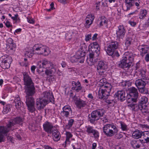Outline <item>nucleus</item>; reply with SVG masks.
I'll list each match as a JSON object with an SVG mask.
<instances>
[{"mask_svg": "<svg viewBox=\"0 0 149 149\" xmlns=\"http://www.w3.org/2000/svg\"><path fill=\"white\" fill-rule=\"evenodd\" d=\"M101 119L102 120V121L104 123H105L108 121V119L105 117L103 118H101Z\"/></svg>", "mask_w": 149, "mask_h": 149, "instance_id": "nucleus-64", "label": "nucleus"}, {"mask_svg": "<svg viewBox=\"0 0 149 149\" xmlns=\"http://www.w3.org/2000/svg\"><path fill=\"white\" fill-rule=\"evenodd\" d=\"M147 14V11L146 10H141L139 14V19H143L145 18Z\"/></svg>", "mask_w": 149, "mask_h": 149, "instance_id": "nucleus-36", "label": "nucleus"}, {"mask_svg": "<svg viewBox=\"0 0 149 149\" xmlns=\"http://www.w3.org/2000/svg\"><path fill=\"white\" fill-rule=\"evenodd\" d=\"M27 22L30 24H34L35 20L34 19H27Z\"/></svg>", "mask_w": 149, "mask_h": 149, "instance_id": "nucleus-60", "label": "nucleus"}, {"mask_svg": "<svg viewBox=\"0 0 149 149\" xmlns=\"http://www.w3.org/2000/svg\"><path fill=\"white\" fill-rule=\"evenodd\" d=\"M129 23L132 26H135L136 24V22L133 21H129Z\"/></svg>", "mask_w": 149, "mask_h": 149, "instance_id": "nucleus-62", "label": "nucleus"}, {"mask_svg": "<svg viewBox=\"0 0 149 149\" xmlns=\"http://www.w3.org/2000/svg\"><path fill=\"white\" fill-rule=\"evenodd\" d=\"M5 25L7 27H10L11 26V25L10 22L8 21H6Z\"/></svg>", "mask_w": 149, "mask_h": 149, "instance_id": "nucleus-61", "label": "nucleus"}, {"mask_svg": "<svg viewBox=\"0 0 149 149\" xmlns=\"http://www.w3.org/2000/svg\"><path fill=\"white\" fill-rule=\"evenodd\" d=\"M27 59L26 58H24V61L19 63L22 66L27 67L28 65V63L27 62Z\"/></svg>", "mask_w": 149, "mask_h": 149, "instance_id": "nucleus-44", "label": "nucleus"}, {"mask_svg": "<svg viewBox=\"0 0 149 149\" xmlns=\"http://www.w3.org/2000/svg\"><path fill=\"white\" fill-rule=\"evenodd\" d=\"M97 71L99 74L103 77L105 76L106 71L108 68V65L106 63L100 61L98 63L96 66Z\"/></svg>", "mask_w": 149, "mask_h": 149, "instance_id": "nucleus-7", "label": "nucleus"}, {"mask_svg": "<svg viewBox=\"0 0 149 149\" xmlns=\"http://www.w3.org/2000/svg\"><path fill=\"white\" fill-rule=\"evenodd\" d=\"M125 33L123 26L120 25L118 27V29L116 31L117 38L119 39H122L124 36Z\"/></svg>", "mask_w": 149, "mask_h": 149, "instance_id": "nucleus-18", "label": "nucleus"}, {"mask_svg": "<svg viewBox=\"0 0 149 149\" xmlns=\"http://www.w3.org/2000/svg\"><path fill=\"white\" fill-rule=\"evenodd\" d=\"M148 98L145 96H142L141 98V100L139 102V105H140L141 108H140V110L142 109H147V107L146 104L148 102Z\"/></svg>", "mask_w": 149, "mask_h": 149, "instance_id": "nucleus-22", "label": "nucleus"}, {"mask_svg": "<svg viewBox=\"0 0 149 149\" xmlns=\"http://www.w3.org/2000/svg\"><path fill=\"white\" fill-rule=\"evenodd\" d=\"M72 32H69L65 34L66 39L68 41H69L72 38L73 35Z\"/></svg>", "mask_w": 149, "mask_h": 149, "instance_id": "nucleus-39", "label": "nucleus"}, {"mask_svg": "<svg viewBox=\"0 0 149 149\" xmlns=\"http://www.w3.org/2000/svg\"><path fill=\"white\" fill-rule=\"evenodd\" d=\"M115 95L119 100L122 101L126 99V94L124 91H118L116 93Z\"/></svg>", "mask_w": 149, "mask_h": 149, "instance_id": "nucleus-23", "label": "nucleus"}, {"mask_svg": "<svg viewBox=\"0 0 149 149\" xmlns=\"http://www.w3.org/2000/svg\"><path fill=\"white\" fill-rule=\"evenodd\" d=\"M128 107L132 110L134 111H137L138 110H140V108L141 107H140V105H137L136 104H135L133 103L132 102L131 103L129 104L128 105Z\"/></svg>", "mask_w": 149, "mask_h": 149, "instance_id": "nucleus-31", "label": "nucleus"}, {"mask_svg": "<svg viewBox=\"0 0 149 149\" xmlns=\"http://www.w3.org/2000/svg\"><path fill=\"white\" fill-rule=\"evenodd\" d=\"M95 56H96L94 54L90 53L89 59L88 61V63L89 65H92L94 64L96 61L94 57Z\"/></svg>", "mask_w": 149, "mask_h": 149, "instance_id": "nucleus-33", "label": "nucleus"}, {"mask_svg": "<svg viewBox=\"0 0 149 149\" xmlns=\"http://www.w3.org/2000/svg\"><path fill=\"white\" fill-rule=\"evenodd\" d=\"M47 103L54 102V97L52 93L49 91L44 92L42 94V97H41Z\"/></svg>", "mask_w": 149, "mask_h": 149, "instance_id": "nucleus-12", "label": "nucleus"}, {"mask_svg": "<svg viewBox=\"0 0 149 149\" xmlns=\"http://www.w3.org/2000/svg\"><path fill=\"white\" fill-rule=\"evenodd\" d=\"M79 58H77V57L76 55L71 57V61L72 63L77 62Z\"/></svg>", "mask_w": 149, "mask_h": 149, "instance_id": "nucleus-46", "label": "nucleus"}, {"mask_svg": "<svg viewBox=\"0 0 149 149\" xmlns=\"http://www.w3.org/2000/svg\"><path fill=\"white\" fill-rule=\"evenodd\" d=\"M33 50L38 54H43L45 56L48 55L50 52L47 47L41 44L35 45L33 47Z\"/></svg>", "mask_w": 149, "mask_h": 149, "instance_id": "nucleus-4", "label": "nucleus"}, {"mask_svg": "<svg viewBox=\"0 0 149 149\" xmlns=\"http://www.w3.org/2000/svg\"><path fill=\"white\" fill-rule=\"evenodd\" d=\"M55 76L53 75H50L48 77V80L50 81H54L55 80Z\"/></svg>", "mask_w": 149, "mask_h": 149, "instance_id": "nucleus-52", "label": "nucleus"}, {"mask_svg": "<svg viewBox=\"0 0 149 149\" xmlns=\"http://www.w3.org/2000/svg\"><path fill=\"white\" fill-rule=\"evenodd\" d=\"M137 0H125L126 8L124 9L125 11L129 10L133 6L134 2Z\"/></svg>", "mask_w": 149, "mask_h": 149, "instance_id": "nucleus-25", "label": "nucleus"}, {"mask_svg": "<svg viewBox=\"0 0 149 149\" xmlns=\"http://www.w3.org/2000/svg\"><path fill=\"white\" fill-rule=\"evenodd\" d=\"M65 135L66 136V139L70 140V139L71 138L72 136V135L70 132H66Z\"/></svg>", "mask_w": 149, "mask_h": 149, "instance_id": "nucleus-47", "label": "nucleus"}, {"mask_svg": "<svg viewBox=\"0 0 149 149\" xmlns=\"http://www.w3.org/2000/svg\"><path fill=\"white\" fill-rule=\"evenodd\" d=\"M141 141V140H133L131 141L130 144L132 146L134 149L139 148L140 147L139 143Z\"/></svg>", "mask_w": 149, "mask_h": 149, "instance_id": "nucleus-30", "label": "nucleus"}, {"mask_svg": "<svg viewBox=\"0 0 149 149\" xmlns=\"http://www.w3.org/2000/svg\"><path fill=\"white\" fill-rule=\"evenodd\" d=\"M91 34H86L85 35V40L86 41H88L91 39Z\"/></svg>", "mask_w": 149, "mask_h": 149, "instance_id": "nucleus-51", "label": "nucleus"}, {"mask_svg": "<svg viewBox=\"0 0 149 149\" xmlns=\"http://www.w3.org/2000/svg\"><path fill=\"white\" fill-rule=\"evenodd\" d=\"M9 46V48L10 49V50L15 51V49L16 48V45L15 44L13 43L12 44H10V45H8Z\"/></svg>", "mask_w": 149, "mask_h": 149, "instance_id": "nucleus-50", "label": "nucleus"}, {"mask_svg": "<svg viewBox=\"0 0 149 149\" xmlns=\"http://www.w3.org/2000/svg\"><path fill=\"white\" fill-rule=\"evenodd\" d=\"M5 139L4 135L0 133V143L4 141Z\"/></svg>", "mask_w": 149, "mask_h": 149, "instance_id": "nucleus-53", "label": "nucleus"}, {"mask_svg": "<svg viewBox=\"0 0 149 149\" xmlns=\"http://www.w3.org/2000/svg\"><path fill=\"white\" fill-rule=\"evenodd\" d=\"M118 42L115 41L111 42L108 44L107 47L105 49L107 54L110 56L113 55L114 50L118 48Z\"/></svg>", "mask_w": 149, "mask_h": 149, "instance_id": "nucleus-9", "label": "nucleus"}, {"mask_svg": "<svg viewBox=\"0 0 149 149\" xmlns=\"http://www.w3.org/2000/svg\"><path fill=\"white\" fill-rule=\"evenodd\" d=\"M85 131L88 134H92L94 137L96 138H98L99 136V133L98 131L93 129V127L89 125L85 127Z\"/></svg>", "mask_w": 149, "mask_h": 149, "instance_id": "nucleus-16", "label": "nucleus"}, {"mask_svg": "<svg viewBox=\"0 0 149 149\" xmlns=\"http://www.w3.org/2000/svg\"><path fill=\"white\" fill-rule=\"evenodd\" d=\"M50 66L51 67L50 70L52 74H54L56 73L57 70L59 71V70L57 65L52 63L51 64Z\"/></svg>", "mask_w": 149, "mask_h": 149, "instance_id": "nucleus-34", "label": "nucleus"}, {"mask_svg": "<svg viewBox=\"0 0 149 149\" xmlns=\"http://www.w3.org/2000/svg\"><path fill=\"white\" fill-rule=\"evenodd\" d=\"M8 45H10V44H12L13 43V39L11 38H9L7 40Z\"/></svg>", "mask_w": 149, "mask_h": 149, "instance_id": "nucleus-56", "label": "nucleus"}, {"mask_svg": "<svg viewBox=\"0 0 149 149\" xmlns=\"http://www.w3.org/2000/svg\"><path fill=\"white\" fill-rule=\"evenodd\" d=\"M52 137L54 141H58L61 138V135L59 132L55 128L52 132Z\"/></svg>", "mask_w": 149, "mask_h": 149, "instance_id": "nucleus-26", "label": "nucleus"}, {"mask_svg": "<svg viewBox=\"0 0 149 149\" xmlns=\"http://www.w3.org/2000/svg\"><path fill=\"white\" fill-rule=\"evenodd\" d=\"M95 17L92 14H89L87 16L86 19H90V18L94 19Z\"/></svg>", "mask_w": 149, "mask_h": 149, "instance_id": "nucleus-57", "label": "nucleus"}, {"mask_svg": "<svg viewBox=\"0 0 149 149\" xmlns=\"http://www.w3.org/2000/svg\"><path fill=\"white\" fill-rule=\"evenodd\" d=\"M2 61L1 66L4 69H7L10 67V64L12 60L11 56L7 55H4L1 58Z\"/></svg>", "mask_w": 149, "mask_h": 149, "instance_id": "nucleus-8", "label": "nucleus"}, {"mask_svg": "<svg viewBox=\"0 0 149 149\" xmlns=\"http://www.w3.org/2000/svg\"><path fill=\"white\" fill-rule=\"evenodd\" d=\"M107 80L104 78L100 79L99 85L102 88H100L98 92V95L100 99H106L109 95L111 87L109 84H107Z\"/></svg>", "mask_w": 149, "mask_h": 149, "instance_id": "nucleus-2", "label": "nucleus"}, {"mask_svg": "<svg viewBox=\"0 0 149 149\" xmlns=\"http://www.w3.org/2000/svg\"><path fill=\"white\" fill-rule=\"evenodd\" d=\"M10 106L9 105H7L6 106L4 107L3 112L4 114H6L10 111Z\"/></svg>", "mask_w": 149, "mask_h": 149, "instance_id": "nucleus-43", "label": "nucleus"}, {"mask_svg": "<svg viewBox=\"0 0 149 149\" xmlns=\"http://www.w3.org/2000/svg\"><path fill=\"white\" fill-rule=\"evenodd\" d=\"M72 89L75 90L77 92H78L82 89V87L80 82L78 81L77 82L75 81H72Z\"/></svg>", "mask_w": 149, "mask_h": 149, "instance_id": "nucleus-24", "label": "nucleus"}, {"mask_svg": "<svg viewBox=\"0 0 149 149\" xmlns=\"http://www.w3.org/2000/svg\"><path fill=\"white\" fill-rule=\"evenodd\" d=\"M104 113L103 109H99L92 111L91 114L88 115V120L92 123H94L95 121L97 120L103 116Z\"/></svg>", "mask_w": 149, "mask_h": 149, "instance_id": "nucleus-6", "label": "nucleus"}, {"mask_svg": "<svg viewBox=\"0 0 149 149\" xmlns=\"http://www.w3.org/2000/svg\"><path fill=\"white\" fill-rule=\"evenodd\" d=\"M48 103L41 97L37 98L36 101V107L38 110L43 109Z\"/></svg>", "mask_w": 149, "mask_h": 149, "instance_id": "nucleus-15", "label": "nucleus"}, {"mask_svg": "<svg viewBox=\"0 0 149 149\" xmlns=\"http://www.w3.org/2000/svg\"><path fill=\"white\" fill-rule=\"evenodd\" d=\"M24 84L25 85V92L26 94V103L29 112L33 113L36 110L35 107V101L32 96L36 93V88L34 84L31 77L28 73L24 72L23 73Z\"/></svg>", "mask_w": 149, "mask_h": 149, "instance_id": "nucleus-1", "label": "nucleus"}, {"mask_svg": "<svg viewBox=\"0 0 149 149\" xmlns=\"http://www.w3.org/2000/svg\"><path fill=\"white\" fill-rule=\"evenodd\" d=\"M72 110L70 106H65L63 108V111L61 113V116L63 117H68L70 114L71 113Z\"/></svg>", "mask_w": 149, "mask_h": 149, "instance_id": "nucleus-19", "label": "nucleus"}, {"mask_svg": "<svg viewBox=\"0 0 149 149\" xmlns=\"http://www.w3.org/2000/svg\"><path fill=\"white\" fill-rule=\"evenodd\" d=\"M75 104L77 107L81 109V107H84L86 104V101L80 99H77L75 101Z\"/></svg>", "mask_w": 149, "mask_h": 149, "instance_id": "nucleus-28", "label": "nucleus"}, {"mask_svg": "<svg viewBox=\"0 0 149 149\" xmlns=\"http://www.w3.org/2000/svg\"><path fill=\"white\" fill-rule=\"evenodd\" d=\"M14 102L15 103V106L17 109H19L21 106L20 99L19 96L18 95L15 97Z\"/></svg>", "mask_w": 149, "mask_h": 149, "instance_id": "nucleus-32", "label": "nucleus"}, {"mask_svg": "<svg viewBox=\"0 0 149 149\" xmlns=\"http://www.w3.org/2000/svg\"><path fill=\"white\" fill-rule=\"evenodd\" d=\"M23 121V119L22 118L18 117L10 120L8 122L9 126L12 127L14 130L17 124L22 125Z\"/></svg>", "mask_w": 149, "mask_h": 149, "instance_id": "nucleus-11", "label": "nucleus"}, {"mask_svg": "<svg viewBox=\"0 0 149 149\" xmlns=\"http://www.w3.org/2000/svg\"><path fill=\"white\" fill-rule=\"evenodd\" d=\"M132 82L129 81H126L125 82V85L129 87L131 85Z\"/></svg>", "mask_w": 149, "mask_h": 149, "instance_id": "nucleus-58", "label": "nucleus"}, {"mask_svg": "<svg viewBox=\"0 0 149 149\" xmlns=\"http://www.w3.org/2000/svg\"><path fill=\"white\" fill-rule=\"evenodd\" d=\"M143 138L146 143L149 142V132L148 131H145L143 132Z\"/></svg>", "mask_w": 149, "mask_h": 149, "instance_id": "nucleus-37", "label": "nucleus"}, {"mask_svg": "<svg viewBox=\"0 0 149 149\" xmlns=\"http://www.w3.org/2000/svg\"><path fill=\"white\" fill-rule=\"evenodd\" d=\"M9 125V123L8 122L6 126H0V133L5 135L10 130H13V129L12 127H10Z\"/></svg>", "mask_w": 149, "mask_h": 149, "instance_id": "nucleus-21", "label": "nucleus"}, {"mask_svg": "<svg viewBox=\"0 0 149 149\" xmlns=\"http://www.w3.org/2000/svg\"><path fill=\"white\" fill-rule=\"evenodd\" d=\"M135 84L140 92L144 94L148 93V90L145 87L146 84L145 81L141 79H139L135 81Z\"/></svg>", "mask_w": 149, "mask_h": 149, "instance_id": "nucleus-10", "label": "nucleus"}, {"mask_svg": "<svg viewBox=\"0 0 149 149\" xmlns=\"http://www.w3.org/2000/svg\"><path fill=\"white\" fill-rule=\"evenodd\" d=\"M139 49L140 52V55L142 56L148 52L149 47L146 45H142L139 47Z\"/></svg>", "mask_w": 149, "mask_h": 149, "instance_id": "nucleus-27", "label": "nucleus"}, {"mask_svg": "<svg viewBox=\"0 0 149 149\" xmlns=\"http://www.w3.org/2000/svg\"><path fill=\"white\" fill-rule=\"evenodd\" d=\"M79 59H81V57H84L85 55V53L84 52L81 51H77L75 54Z\"/></svg>", "mask_w": 149, "mask_h": 149, "instance_id": "nucleus-38", "label": "nucleus"}, {"mask_svg": "<svg viewBox=\"0 0 149 149\" xmlns=\"http://www.w3.org/2000/svg\"><path fill=\"white\" fill-rule=\"evenodd\" d=\"M145 59L146 62H148L149 61V53L147 54L146 55Z\"/></svg>", "mask_w": 149, "mask_h": 149, "instance_id": "nucleus-59", "label": "nucleus"}, {"mask_svg": "<svg viewBox=\"0 0 149 149\" xmlns=\"http://www.w3.org/2000/svg\"><path fill=\"white\" fill-rule=\"evenodd\" d=\"M132 41V39L130 37H127L125 40V45L127 47L131 45Z\"/></svg>", "mask_w": 149, "mask_h": 149, "instance_id": "nucleus-40", "label": "nucleus"}, {"mask_svg": "<svg viewBox=\"0 0 149 149\" xmlns=\"http://www.w3.org/2000/svg\"><path fill=\"white\" fill-rule=\"evenodd\" d=\"M130 96L134 98L135 101H137L138 96V93L137 89L134 87H130L129 89Z\"/></svg>", "mask_w": 149, "mask_h": 149, "instance_id": "nucleus-20", "label": "nucleus"}, {"mask_svg": "<svg viewBox=\"0 0 149 149\" xmlns=\"http://www.w3.org/2000/svg\"><path fill=\"white\" fill-rule=\"evenodd\" d=\"M133 99H134V98L132 97L131 98H128L127 100V102L128 103H131L132 102H136L137 101H135Z\"/></svg>", "mask_w": 149, "mask_h": 149, "instance_id": "nucleus-55", "label": "nucleus"}, {"mask_svg": "<svg viewBox=\"0 0 149 149\" xmlns=\"http://www.w3.org/2000/svg\"><path fill=\"white\" fill-rule=\"evenodd\" d=\"M74 121L73 119H70L69 120L68 124L66 125V128L68 129H70L72 127Z\"/></svg>", "mask_w": 149, "mask_h": 149, "instance_id": "nucleus-41", "label": "nucleus"}, {"mask_svg": "<svg viewBox=\"0 0 149 149\" xmlns=\"http://www.w3.org/2000/svg\"><path fill=\"white\" fill-rule=\"evenodd\" d=\"M93 20H89L87 19L86 22V28H89V26L92 24Z\"/></svg>", "mask_w": 149, "mask_h": 149, "instance_id": "nucleus-48", "label": "nucleus"}, {"mask_svg": "<svg viewBox=\"0 0 149 149\" xmlns=\"http://www.w3.org/2000/svg\"><path fill=\"white\" fill-rule=\"evenodd\" d=\"M84 57H81V59H79L78 61L77 62L82 63L84 62Z\"/></svg>", "mask_w": 149, "mask_h": 149, "instance_id": "nucleus-63", "label": "nucleus"}, {"mask_svg": "<svg viewBox=\"0 0 149 149\" xmlns=\"http://www.w3.org/2000/svg\"><path fill=\"white\" fill-rule=\"evenodd\" d=\"M146 72L145 70H142L140 71V75L143 78L146 77Z\"/></svg>", "mask_w": 149, "mask_h": 149, "instance_id": "nucleus-49", "label": "nucleus"}, {"mask_svg": "<svg viewBox=\"0 0 149 149\" xmlns=\"http://www.w3.org/2000/svg\"><path fill=\"white\" fill-rule=\"evenodd\" d=\"M45 73L48 76L50 75H51V74H53L52 72H51V70L50 69L49 70L47 69L45 71Z\"/></svg>", "mask_w": 149, "mask_h": 149, "instance_id": "nucleus-54", "label": "nucleus"}, {"mask_svg": "<svg viewBox=\"0 0 149 149\" xmlns=\"http://www.w3.org/2000/svg\"><path fill=\"white\" fill-rule=\"evenodd\" d=\"M52 63L46 59H44L38 61L37 66L38 68H49Z\"/></svg>", "mask_w": 149, "mask_h": 149, "instance_id": "nucleus-14", "label": "nucleus"}, {"mask_svg": "<svg viewBox=\"0 0 149 149\" xmlns=\"http://www.w3.org/2000/svg\"><path fill=\"white\" fill-rule=\"evenodd\" d=\"M143 132L139 130H136L134 131L132 134V137L136 139H138L141 137Z\"/></svg>", "mask_w": 149, "mask_h": 149, "instance_id": "nucleus-29", "label": "nucleus"}, {"mask_svg": "<svg viewBox=\"0 0 149 149\" xmlns=\"http://www.w3.org/2000/svg\"><path fill=\"white\" fill-rule=\"evenodd\" d=\"M100 49L99 45L97 42H93L89 46L90 50L92 52L91 53L94 54L96 56H98L100 53Z\"/></svg>", "mask_w": 149, "mask_h": 149, "instance_id": "nucleus-13", "label": "nucleus"}, {"mask_svg": "<svg viewBox=\"0 0 149 149\" xmlns=\"http://www.w3.org/2000/svg\"><path fill=\"white\" fill-rule=\"evenodd\" d=\"M70 140L66 139L65 140L64 142L62 144V146L65 148L70 144Z\"/></svg>", "mask_w": 149, "mask_h": 149, "instance_id": "nucleus-45", "label": "nucleus"}, {"mask_svg": "<svg viewBox=\"0 0 149 149\" xmlns=\"http://www.w3.org/2000/svg\"><path fill=\"white\" fill-rule=\"evenodd\" d=\"M135 54L131 52H125L123 55V59L118 63V66L122 68H129L132 65Z\"/></svg>", "mask_w": 149, "mask_h": 149, "instance_id": "nucleus-3", "label": "nucleus"}, {"mask_svg": "<svg viewBox=\"0 0 149 149\" xmlns=\"http://www.w3.org/2000/svg\"><path fill=\"white\" fill-rule=\"evenodd\" d=\"M103 132L108 137H111L117 133L118 129L113 125L107 124L105 125L103 127Z\"/></svg>", "mask_w": 149, "mask_h": 149, "instance_id": "nucleus-5", "label": "nucleus"}, {"mask_svg": "<svg viewBox=\"0 0 149 149\" xmlns=\"http://www.w3.org/2000/svg\"><path fill=\"white\" fill-rule=\"evenodd\" d=\"M97 23L98 24H99L100 26H102L104 24H107V21L105 19H100L97 21Z\"/></svg>", "mask_w": 149, "mask_h": 149, "instance_id": "nucleus-42", "label": "nucleus"}, {"mask_svg": "<svg viewBox=\"0 0 149 149\" xmlns=\"http://www.w3.org/2000/svg\"><path fill=\"white\" fill-rule=\"evenodd\" d=\"M44 130L48 133L51 134L53 130L55 128L52 124L47 121L43 125Z\"/></svg>", "mask_w": 149, "mask_h": 149, "instance_id": "nucleus-17", "label": "nucleus"}, {"mask_svg": "<svg viewBox=\"0 0 149 149\" xmlns=\"http://www.w3.org/2000/svg\"><path fill=\"white\" fill-rule=\"evenodd\" d=\"M120 125V128L123 131H127L129 130L128 126L124 122L120 121L119 122Z\"/></svg>", "mask_w": 149, "mask_h": 149, "instance_id": "nucleus-35", "label": "nucleus"}]
</instances>
